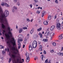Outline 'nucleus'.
<instances>
[{"instance_id": "obj_1", "label": "nucleus", "mask_w": 63, "mask_h": 63, "mask_svg": "<svg viewBox=\"0 0 63 63\" xmlns=\"http://www.w3.org/2000/svg\"><path fill=\"white\" fill-rule=\"evenodd\" d=\"M9 14V11L6 10L5 11L4 14L1 16L2 18L0 19V22L1 23L2 27L3 29H5V26H9L8 20L5 18L8 16Z\"/></svg>"}, {"instance_id": "obj_2", "label": "nucleus", "mask_w": 63, "mask_h": 63, "mask_svg": "<svg viewBox=\"0 0 63 63\" xmlns=\"http://www.w3.org/2000/svg\"><path fill=\"white\" fill-rule=\"evenodd\" d=\"M11 58H9L8 62L9 63H10L11 62L12 59L13 63H14L15 62H16V61L15 60V57L14 55L11 54Z\"/></svg>"}, {"instance_id": "obj_3", "label": "nucleus", "mask_w": 63, "mask_h": 63, "mask_svg": "<svg viewBox=\"0 0 63 63\" xmlns=\"http://www.w3.org/2000/svg\"><path fill=\"white\" fill-rule=\"evenodd\" d=\"M13 49L15 51L14 52L15 54H17L19 56L20 54L18 52V49H17V47H14L13 48Z\"/></svg>"}, {"instance_id": "obj_4", "label": "nucleus", "mask_w": 63, "mask_h": 63, "mask_svg": "<svg viewBox=\"0 0 63 63\" xmlns=\"http://www.w3.org/2000/svg\"><path fill=\"white\" fill-rule=\"evenodd\" d=\"M5 36L6 38H7L6 40V42L8 44H9L10 43H9V42L8 41V38H10V36L9 35V34H8V33H5Z\"/></svg>"}, {"instance_id": "obj_5", "label": "nucleus", "mask_w": 63, "mask_h": 63, "mask_svg": "<svg viewBox=\"0 0 63 63\" xmlns=\"http://www.w3.org/2000/svg\"><path fill=\"white\" fill-rule=\"evenodd\" d=\"M12 39L13 40V41L14 42H13V41H11V43H12V44L13 45V48H14V47H15H15H16V41H15V39H14V38H12Z\"/></svg>"}, {"instance_id": "obj_6", "label": "nucleus", "mask_w": 63, "mask_h": 63, "mask_svg": "<svg viewBox=\"0 0 63 63\" xmlns=\"http://www.w3.org/2000/svg\"><path fill=\"white\" fill-rule=\"evenodd\" d=\"M37 42L34 41L32 43V47L33 48H36V47H37Z\"/></svg>"}, {"instance_id": "obj_7", "label": "nucleus", "mask_w": 63, "mask_h": 63, "mask_svg": "<svg viewBox=\"0 0 63 63\" xmlns=\"http://www.w3.org/2000/svg\"><path fill=\"white\" fill-rule=\"evenodd\" d=\"M50 32L49 31V30L47 31H46V33H45V36L47 37V36H49V35L50 34Z\"/></svg>"}, {"instance_id": "obj_8", "label": "nucleus", "mask_w": 63, "mask_h": 63, "mask_svg": "<svg viewBox=\"0 0 63 63\" xmlns=\"http://www.w3.org/2000/svg\"><path fill=\"white\" fill-rule=\"evenodd\" d=\"M60 25H61V24L59 23H58L57 24L56 27L57 29L59 30H60L61 29V28H60L61 27Z\"/></svg>"}, {"instance_id": "obj_9", "label": "nucleus", "mask_w": 63, "mask_h": 63, "mask_svg": "<svg viewBox=\"0 0 63 63\" xmlns=\"http://www.w3.org/2000/svg\"><path fill=\"white\" fill-rule=\"evenodd\" d=\"M8 30V33L9 34H10V36L12 37V36H13V33H12V32H11L10 28H9Z\"/></svg>"}, {"instance_id": "obj_10", "label": "nucleus", "mask_w": 63, "mask_h": 63, "mask_svg": "<svg viewBox=\"0 0 63 63\" xmlns=\"http://www.w3.org/2000/svg\"><path fill=\"white\" fill-rule=\"evenodd\" d=\"M47 21H45L44 22V25H47L48 24V22H47Z\"/></svg>"}, {"instance_id": "obj_11", "label": "nucleus", "mask_w": 63, "mask_h": 63, "mask_svg": "<svg viewBox=\"0 0 63 63\" xmlns=\"http://www.w3.org/2000/svg\"><path fill=\"white\" fill-rule=\"evenodd\" d=\"M55 28L54 26H53L51 27L50 28V30L51 31H53V30L54 29V28Z\"/></svg>"}, {"instance_id": "obj_12", "label": "nucleus", "mask_w": 63, "mask_h": 63, "mask_svg": "<svg viewBox=\"0 0 63 63\" xmlns=\"http://www.w3.org/2000/svg\"><path fill=\"white\" fill-rule=\"evenodd\" d=\"M63 36V34H61L59 36V39H63V36Z\"/></svg>"}, {"instance_id": "obj_13", "label": "nucleus", "mask_w": 63, "mask_h": 63, "mask_svg": "<svg viewBox=\"0 0 63 63\" xmlns=\"http://www.w3.org/2000/svg\"><path fill=\"white\" fill-rule=\"evenodd\" d=\"M18 37L20 39H23V36L21 34L19 35Z\"/></svg>"}, {"instance_id": "obj_14", "label": "nucleus", "mask_w": 63, "mask_h": 63, "mask_svg": "<svg viewBox=\"0 0 63 63\" xmlns=\"http://www.w3.org/2000/svg\"><path fill=\"white\" fill-rule=\"evenodd\" d=\"M53 35H54V33L53 32L51 33L50 34V36L51 37V40H52V37H53Z\"/></svg>"}, {"instance_id": "obj_15", "label": "nucleus", "mask_w": 63, "mask_h": 63, "mask_svg": "<svg viewBox=\"0 0 63 63\" xmlns=\"http://www.w3.org/2000/svg\"><path fill=\"white\" fill-rule=\"evenodd\" d=\"M37 37L38 36H37V35H36V34H35L33 36V38L34 39H36V38H37Z\"/></svg>"}, {"instance_id": "obj_16", "label": "nucleus", "mask_w": 63, "mask_h": 63, "mask_svg": "<svg viewBox=\"0 0 63 63\" xmlns=\"http://www.w3.org/2000/svg\"><path fill=\"white\" fill-rule=\"evenodd\" d=\"M26 56L27 58H29V54L28 53H27L26 54Z\"/></svg>"}, {"instance_id": "obj_17", "label": "nucleus", "mask_w": 63, "mask_h": 63, "mask_svg": "<svg viewBox=\"0 0 63 63\" xmlns=\"http://www.w3.org/2000/svg\"><path fill=\"white\" fill-rule=\"evenodd\" d=\"M23 31V30H22V28H20L19 30V33H20L21 32H22Z\"/></svg>"}, {"instance_id": "obj_18", "label": "nucleus", "mask_w": 63, "mask_h": 63, "mask_svg": "<svg viewBox=\"0 0 63 63\" xmlns=\"http://www.w3.org/2000/svg\"><path fill=\"white\" fill-rule=\"evenodd\" d=\"M26 61L27 62H28L30 60V58H27L26 59Z\"/></svg>"}, {"instance_id": "obj_19", "label": "nucleus", "mask_w": 63, "mask_h": 63, "mask_svg": "<svg viewBox=\"0 0 63 63\" xmlns=\"http://www.w3.org/2000/svg\"><path fill=\"white\" fill-rule=\"evenodd\" d=\"M50 19H51V15H50L48 16L47 20H50Z\"/></svg>"}, {"instance_id": "obj_20", "label": "nucleus", "mask_w": 63, "mask_h": 63, "mask_svg": "<svg viewBox=\"0 0 63 63\" xmlns=\"http://www.w3.org/2000/svg\"><path fill=\"white\" fill-rule=\"evenodd\" d=\"M42 46H40V48H39V50L40 51H42Z\"/></svg>"}, {"instance_id": "obj_21", "label": "nucleus", "mask_w": 63, "mask_h": 63, "mask_svg": "<svg viewBox=\"0 0 63 63\" xmlns=\"http://www.w3.org/2000/svg\"><path fill=\"white\" fill-rule=\"evenodd\" d=\"M4 5L7 7H9V5L8 4L6 3H4Z\"/></svg>"}, {"instance_id": "obj_22", "label": "nucleus", "mask_w": 63, "mask_h": 63, "mask_svg": "<svg viewBox=\"0 0 63 63\" xmlns=\"http://www.w3.org/2000/svg\"><path fill=\"white\" fill-rule=\"evenodd\" d=\"M43 41L44 42H47V41H48V40H47V39H43Z\"/></svg>"}, {"instance_id": "obj_23", "label": "nucleus", "mask_w": 63, "mask_h": 63, "mask_svg": "<svg viewBox=\"0 0 63 63\" xmlns=\"http://www.w3.org/2000/svg\"><path fill=\"white\" fill-rule=\"evenodd\" d=\"M40 36V38H42L43 37V34H41V33H39L38 34Z\"/></svg>"}, {"instance_id": "obj_24", "label": "nucleus", "mask_w": 63, "mask_h": 63, "mask_svg": "<svg viewBox=\"0 0 63 63\" xmlns=\"http://www.w3.org/2000/svg\"><path fill=\"white\" fill-rule=\"evenodd\" d=\"M33 31H34V30H33V29H32L31 31H30V33L31 34H32V33L33 32Z\"/></svg>"}, {"instance_id": "obj_25", "label": "nucleus", "mask_w": 63, "mask_h": 63, "mask_svg": "<svg viewBox=\"0 0 63 63\" xmlns=\"http://www.w3.org/2000/svg\"><path fill=\"white\" fill-rule=\"evenodd\" d=\"M41 58L42 61H43V58H44V55H41Z\"/></svg>"}, {"instance_id": "obj_26", "label": "nucleus", "mask_w": 63, "mask_h": 63, "mask_svg": "<svg viewBox=\"0 0 63 63\" xmlns=\"http://www.w3.org/2000/svg\"><path fill=\"white\" fill-rule=\"evenodd\" d=\"M42 29V28H40L39 29H37V31H40Z\"/></svg>"}, {"instance_id": "obj_27", "label": "nucleus", "mask_w": 63, "mask_h": 63, "mask_svg": "<svg viewBox=\"0 0 63 63\" xmlns=\"http://www.w3.org/2000/svg\"><path fill=\"white\" fill-rule=\"evenodd\" d=\"M18 42H22V41H23V39H18Z\"/></svg>"}, {"instance_id": "obj_28", "label": "nucleus", "mask_w": 63, "mask_h": 63, "mask_svg": "<svg viewBox=\"0 0 63 63\" xmlns=\"http://www.w3.org/2000/svg\"><path fill=\"white\" fill-rule=\"evenodd\" d=\"M2 53L4 55V54L6 53V51H5V50H4L2 52Z\"/></svg>"}, {"instance_id": "obj_29", "label": "nucleus", "mask_w": 63, "mask_h": 63, "mask_svg": "<svg viewBox=\"0 0 63 63\" xmlns=\"http://www.w3.org/2000/svg\"><path fill=\"white\" fill-rule=\"evenodd\" d=\"M13 9L15 10H17V7L16 6H14L13 7Z\"/></svg>"}, {"instance_id": "obj_30", "label": "nucleus", "mask_w": 63, "mask_h": 63, "mask_svg": "<svg viewBox=\"0 0 63 63\" xmlns=\"http://www.w3.org/2000/svg\"><path fill=\"white\" fill-rule=\"evenodd\" d=\"M18 45L19 46H21V45H20V42L19 41H18Z\"/></svg>"}, {"instance_id": "obj_31", "label": "nucleus", "mask_w": 63, "mask_h": 63, "mask_svg": "<svg viewBox=\"0 0 63 63\" xmlns=\"http://www.w3.org/2000/svg\"><path fill=\"white\" fill-rule=\"evenodd\" d=\"M4 48V47L1 45L0 46V48Z\"/></svg>"}, {"instance_id": "obj_32", "label": "nucleus", "mask_w": 63, "mask_h": 63, "mask_svg": "<svg viewBox=\"0 0 63 63\" xmlns=\"http://www.w3.org/2000/svg\"><path fill=\"white\" fill-rule=\"evenodd\" d=\"M46 13V12H45V11H43L42 12V14H43L44 15H45Z\"/></svg>"}, {"instance_id": "obj_33", "label": "nucleus", "mask_w": 63, "mask_h": 63, "mask_svg": "<svg viewBox=\"0 0 63 63\" xmlns=\"http://www.w3.org/2000/svg\"><path fill=\"white\" fill-rule=\"evenodd\" d=\"M45 63H48V59H47L45 61Z\"/></svg>"}, {"instance_id": "obj_34", "label": "nucleus", "mask_w": 63, "mask_h": 63, "mask_svg": "<svg viewBox=\"0 0 63 63\" xmlns=\"http://www.w3.org/2000/svg\"><path fill=\"white\" fill-rule=\"evenodd\" d=\"M56 45V43L55 42H54L53 43V46H55Z\"/></svg>"}, {"instance_id": "obj_35", "label": "nucleus", "mask_w": 63, "mask_h": 63, "mask_svg": "<svg viewBox=\"0 0 63 63\" xmlns=\"http://www.w3.org/2000/svg\"><path fill=\"white\" fill-rule=\"evenodd\" d=\"M5 5V3H4V2H2L1 3V6H3Z\"/></svg>"}, {"instance_id": "obj_36", "label": "nucleus", "mask_w": 63, "mask_h": 63, "mask_svg": "<svg viewBox=\"0 0 63 63\" xmlns=\"http://www.w3.org/2000/svg\"><path fill=\"white\" fill-rule=\"evenodd\" d=\"M23 29H27V28L26 27H23L22 28Z\"/></svg>"}, {"instance_id": "obj_37", "label": "nucleus", "mask_w": 63, "mask_h": 63, "mask_svg": "<svg viewBox=\"0 0 63 63\" xmlns=\"http://www.w3.org/2000/svg\"><path fill=\"white\" fill-rule=\"evenodd\" d=\"M3 32H2V34H3V35H4V33H5V32H6V31L4 30H3Z\"/></svg>"}, {"instance_id": "obj_38", "label": "nucleus", "mask_w": 63, "mask_h": 63, "mask_svg": "<svg viewBox=\"0 0 63 63\" xmlns=\"http://www.w3.org/2000/svg\"><path fill=\"white\" fill-rule=\"evenodd\" d=\"M32 47H29V50H30V51H31V50H32Z\"/></svg>"}, {"instance_id": "obj_39", "label": "nucleus", "mask_w": 63, "mask_h": 63, "mask_svg": "<svg viewBox=\"0 0 63 63\" xmlns=\"http://www.w3.org/2000/svg\"><path fill=\"white\" fill-rule=\"evenodd\" d=\"M55 2L57 4H58V0H55Z\"/></svg>"}, {"instance_id": "obj_40", "label": "nucleus", "mask_w": 63, "mask_h": 63, "mask_svg": "<svg viewBox=\"0 0 63 63\" xmlns=\"http://www.w3.org/2000/svg\"><path fill=\"white\" fill-rule=\"evenodd\" d=\"M36 13L38 14H39L40 13V12L38 10H37V12H36Z\"/></svg>"}, {"instance_id": "obj_41", "label": "nucleus", "mask_w": 63, "mask_h": 63, "mask_svg": "<svg viewBox=\"0 0 63 63\" xmlns=\"http://www.w3.org/2000/svg\"><path fill=\"white\" fill-rule=\"evenodd\" d=\"M17 3V5H18V6H19L20 5V3L19 2H18Z\"/></svg>"}, {"instance_id": "obj_42", "label": "nucleus", "mask_w": 63, "mask_h": 63, "mask_svg": "<svg viewBox=\"0 0 63 63\" xmlns=\"http://www.w3.org/2000/svg\"><path fill=\"white\" fill-rule=\"evenodd\" d=\"M43 53L44 54H46V52L45 50H44V51Z\"/></svg>"}, {"instance_id": "obj_43", "label": "nucleus", "mask_w": 63, "mask_h": 63, "mask_svg": "<svg viewBox=\"0 0 63 63\" xmlns=\"http://www.w3.org/2000/svg\"><path fill=\"white\" fill-rule=\"evenodd\" d=\"M12 11L13 13H14V12H15V10H14V9H13V8L12 9Z\"/></svg>"}, {"instance_id": "obj_44", "label": "nucleus", "mask_w": 63, "mask_h": 63, "mask_svg": "<svg viewBox=\"0 0 63 63\" xmlns=\"http://www.w3.org/2000/svg\"><path fill=\"white\" fill-rule=\"evenodd\" d=\"M50 52H51L52 53V52H54V50H51L50 51Z\"/></svg>"}, {"instance_id": "obj_45", "label": "nucleus", "mask_w": 63, "mask_h": 63, "mask_svg": "<svg viewBox=\"0 0 63 63\" xmlns=\"http://www.w3.org/2000/svg\"><path fill=\"white\" fill-rule=\"evenodd\" d=\"M30 8H32V4H30Z\"/></svg>"}, {"instance_id": "obj_46", "label": "nucleus", "mask_w": 63, "mask_h": 63, "mask_svg": "<svg viewBox=\"0 0 63 63\" xmlns=\"http://www.w3.org/2000/svg\"><path fill=\"white\" fill-rule=\"evenodd\" d=\"M34 1L35 2H36V3H37V2H38V0H34Z\"/></svg>"}, {"instance_id": "obj_47", "label": "nucleus", "mask_w": 63, "mask_h": 63, "mask_svg": "<svg viewBox=\"0 0 63 63\" xmlns=\"http://www.w3.org/2000/svg\"><path fill=\"white\" fill-rule=\"evenodd\" d=\"M44 15H45V14H42V15H41V16L42 17H43L44 16Z\"/></svg>"}, {"instance_id": "obj_48", "label": "nucleus", "mask_w": 63, "mask_h": 63, "mask_svg": "<svg viewBox=\"0 0 63 63\" xmlns=\"http://www.w3.org/2000/svg\"><path fill=\"white\" fill-rule=\"evenodd\" d=\"M34 58L35 59H38V57L36 56Z\"/></svg>"}, {"instance_id": "obj_49", "label": "nucleus", "mask_w": 63, "mask_h": 63, "mask_svg": "<svg viewBox=\"0 0 63 63\" xmlns=\"http://www.w3.org/2000/svg\"><path fill=\"white\" fill-rule=\"evenodd\" d=\"M17 1V0H14V3H16Z\"/></svg>"}, {"instance_id": "obj_50", "label": "nucleus", "mask_w": 63, "mask_h": 63, "mask_svg": "<svg viewBox=\"0 0 63 63\" xmlns=\"http://www.w3.org/2000/svg\"><path fill=\"white\" fill-rule=\"evenodd\" d=\"M57 17V16H56V15L54 17V19H55Z\"/></svg>"}, {"instance_id": "obj_51", "label": "nucleus", "mask_w": 63, "mask_h": 63, "mask_svg": "<svg viewBox=\"0 0 63 63\" xmlns=\"http://www.w3.org/2000/svg\"><path fill=\"white\" fill-rule=\"evenodd\" d=\"M27 21H28L29 22V21H31V20H29V19L28 18L27 19Z\"/></svg>"}, {"instance_id": "obj_52", "label": "nucleus", "mask_w": 63, "mask_h": 63, "mask_svg": "<svg viewBox=\"0 0 63 63\" xmlns=\"http://www.w3.org/2000/svg\"><path fill=\"white\" fill-rule=\"evenodd\" d=\"M18 48L19 49L20 48V46H19L18 47Z\"/></svg>"}, {"instance_id": "obj_53", "label": "nucleus", "mask_w": 63, "mask_h": 63, "mask_svg": "<svg viewBox=\"0 0 63 63\" xmlns=\"http://www.w3.org/2000/svg\"><path fill=\"white\" fill-rule=\"evenodd\" d=\"M60 55L61 56H63V53H61Z\"/></svg>"}, {"instance_id": "obj_54", "label": "nucleus", "mask_w": 63, "mask_h": 63, "mask_svg": "<svg viewBox=\"0 0 63 63\" xmlns=\"http://www.w3.org/2000/svg\"><path fill=\"white\" fill-rule=\"evenodd\" d=\"M61 54V53H58V54L59 55H60Z\"/></svg>"}, {"instance_id": "obj_55", "label": "nucleus", "mask_w": 63, "mask_h": 63, "mask_svg": "<svg viewBox=\"0 0 63 63\" xmlns=\"http://www.w3.org/2000/svg\"><path fill=\"white\" fill-rule=\"evenodd\" d=\"M38 44H41V42H40V41H38Z\"/></svg>"}, {"instance_id": "obj_56", "label": "nucleus", "mask_w": 63, "mask_h": 63, "mask_svg": "<svg viewBox=\"0 0 63 63\" xmlns=\"http://www.w3.org/2000/svg\"><path fill=\"white\" fill-rule=\"evenodd\" d=\"M24 42L25 44V43H26V41L25 40H24Z\"/></svg>"}, {"instance_id": "obj_57", "label": "nucleus", "mask_w": 63, "mask_h": 63, "mask_svg": "<svg viewBox=\"0 0 63 63\" xmlns=\"http://www.w3.org/2000/svg\"><path fill=\"white\" fill-rule=\"evenodd\" d=\"M25 47V45H23V48H24V47Z\"/></svg>"}, {"instance_id": "obj_58", "label": "nucleus", "mask_w": 63, "mask_h": 63, "mask_svg": "<svg viewBox=\"0 0 63 63\" xmlns=\"http://www.w3.org/2000/svg\"><path fill=\"white\" fill-rule=\"evenodd\" d=\"M29 47H31V45H30L29 46Z\"/></svg>"}, {"instance_id": "obj_59", "label": "nucleus", "mask_w": 63, "mask_h": 63, "mask_svg": "<svg viewBox=\"0 0 63 63\" xmlns=\"http://www.w3.org/2000/svg\"><path fill=\"white\" fill-rule=\"evenodd\" d=\"M22 60L23 61L22 62H24V59H22Z\"/></svg>"}, {"instance_id": "obj_60", "label": "nucleus", "mask_w": 63, "mask_h": 63, "mask_svg": "<svg viewBox=\"0 0 63 63\" xmlns=\"http://www.w3.org/2000/svg\"><path fill=\"white\" fill-rule=\"evenodd\" d=\"M48 63H51V62H50V60H49V62H48Z\"/></svg>"}, {"instance_id": "obj_61", "label": "nucleus", "mask_w": 63, "mask_h": 63, "mask_svg": "<svg viewBox=\"0 0 63 63\" xmlns=\"http://www.w3.org/2000/svg\"><path fill=\"white\" fill-rule=\"evenodd\" d=\"M9 51V49L8 48H7V51Z\"/></svg>"}, {"instance_id": "obj_62", "label": "nucleus", "mask_w": 63, "mask_h": 63, "mask_svg": "<svg viewBox=\"0 0 63 63\" xmlns=\"http://www.w3.org/2000/svg\"><path fill=\"white\" fill-rule=\"evenodd\" d=\"M18 28V27L16 25V28Z\"/></svg>"}, {"instance_id": "obj_63", "label": "nucleus", "mask_w": 63, "mask_h": 63, "mask_svg": "<svg viewBox=\"0 0 63 63\" xmlns=\"http://www.w3.org/2000/svg\"><path fill=\"white\" fill-rule=\"evenodd\" d=\"M27 40V39H26V38H25V41H26Z\"/></svg>"}, {"instance_id": "obj_64", "label": "nucleus", "mask_w": 63, "mask_h": 63, "mask_svg": "<svg viewBox=\"0 0 63 63\" xmlns=\"http://www.w3.org/2000/svg\"><path fill=\"white\" fill-rule=\"evenodd\" d=\"M1 38L2 39V40H3V39H4V38L3 37H1Z\"/></svg>"}]
</instances>
